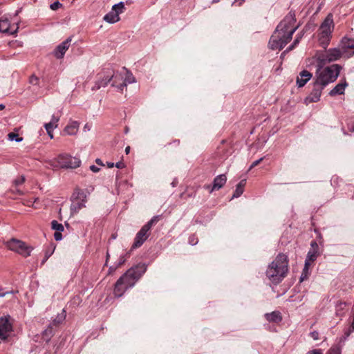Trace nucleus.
I'll use <instances>...</instances> for the list:
<instances>
[{
    "label": "nucleus",
    "mask_w": 354,
    "mask_h": 354,
    "mask_svg": "<svg viewBox=\"0 0 354 354\" xmlns=\"http://www.w3.org/2000/svg\"><path fill=\"white\" fill-rule=\"evenodd\" d=\"M146 268L145 266H137L129 269L117 281L114 288L115 296L120 297L123 295L124 292L129 288L133 287L138 279L145 272Z\"/></svg>",
    "instance_id": "1"
},
{
    "label": "nucleus",
    "mask_w": 354,
    "mask_h": 354,
    "mask_svg": "<svg viewBox=\"0 0 354 354\" xmlns=\"http://www.w3.org/2000/svg\"><path fill=\"white\" fill-rule=\"evenodd\" d=\"M288 270V257L283 254H279L269 265L266 275L272 283H278L286 277Z\"/></svg>",
    "instance_id": "2"
},
{
    "label": "nucleus",
    "mask_w": 354,
    "mask_h": 354,
    "mask_svg": "<svg viewBox=\"0 0 354 354\" xmlns=\"http://www.w3.org/2000/svg\"><path fill=\"white\" fill-rule=\"evenodd\" d=\"M322 66L320 64V67L317 70L315 82L316 86L324 87L336 80L341 67L338 64H333L322 68Z\"/></svg>",
    "instance_id": "3"
},
{
    "label": "nucleus",
    "mask_w": 354,
    "mask_h": 354,
    "mask_svg": "<svg viewBox=\"0 0 354 354\" xmlns=\"http://www.w3.org/2000/svg\"><path fill=\"white\" fill-rule=\"evenodd\" d=\"M46 162L53 169H76L81 165V160L78 158L66 153H60L56 158L46 160Z\"/></svg>",
    "instance_id": "4"
},
{
    "label": "nucleus",
    "mask_w": 354,
    "mask_h": 354,
    "mask_svg": "<svg viewBox=\"0 0 354 354\" xmlns=\"http://www.w3.org/2000/svg\"><path fill=\"white\" fill-rule=\"evenodd\" d=\"M334 29V22L332 14H328L321 24L318 39L322 46L326 48L330 43L331 33Z\"/></svg>",
    "instance_id": "5"
},
{
    "label": "nucleus",
    "mask_w": 354,
    "mask_h": 354,
    "mask_svg": "<svg viewBox=\"0 0 354 354\" xmlns=\"http://www.w3.org/2000/svg\"><path fill=\"white\" fill-rule=\"evenodd\" d=\"M297 28L298 26L296 25L295 15L289 13L277 26L276 30L283 32V34L288 36V39H292V36Z\"/></svg>",
    "instance_id": "6"
},
{
    "label": "nucleus",
    "mask_w": 354,
    "mask_h": 354,
    "mask_svg": "<svg viewBox=\"0 0 354 354\" xmlns=\"http://www.w3.org/2000/svg\"><path fill=\"white\" fill-rule=\"evenodd\" d=\"M342 57H344V55L340 48L338 46L329 48L324 53H320V54L317 55V60L319 61V64L324 65L326 63L339 60Z\"/></svg>",
    "instance_id": "7"
},
{
    "label": "nucleus",
    "mask_w": 354,
    "mask_h": 354,
    "mask_svg": "<svg viewBox=\"0 0 354 354\" xmlns=\"http://www.w3.org/2000/svg\"><path fill=\"white\" fill-rule=\"evenodd\" d=\"M158 221V216L153 217L147 224L143 225L136 234L132 249L140 247L149 237V231L152 225Z\"/></svg>",
    "instance_id": "8"
},
{
    "label": "nucleus",
    "mask_w": 354,
    "mask_h": 354,
    "mask_svg": "<svg viewBox=\"0 0 354 354\" xmlns=\"http://www.w3.org/2000/svg\"><path fill=\"white\" fill-rule=\"evenodd\" d=\"M6 246L9 250L17 252L24 257L30 256L32 251V248L26 245L24 242L15 239H12L7 241Z\"/></svg>",
    "instance_id": "9"
},
{
    "label": "nucleus",
    "mask_w": 354,
    "mask_h": 354,
    "mask_svg": "<svg viewBox=\"0 0 354 354\" xmlns=\"http://www.w3.org/2000/svg\"><path fill=\"white\" fill-rule=\"evenodd\" d=\"M287 37V35L283 34V32L275 30L269 41L270 48L272 50L282 49L291 39H288Z\"/></svg>",
    "instance_id": "10"
},
{
    "label": "nucleus",
    "mask_w": 354,
    "mask_h": 354,
    "mask_svg": "<svg viewBox=\"0 0 354 354\" xmlns=\"http://www.w3.org/2000/svg\"><path fill=\"white\" fill-rule=\"evenodd\" d=\"M12 331V326L10 323L9 315L0 318V343L5 342Z\"/></svg>",
    "instance_id": "11"
},
{
    "label": "nucleus",
    "mask_w": 354,
    "mask_h": 354,
    "mask_svg": "<svg viewBox=\"0 0 354 354\" xmlns=\"http://www.w3.org/2000/svg\"><path fill=\"white\" fill-rule=\"evenodd\" d=\"M124 7L123 2L113 5L111 11L104 17V20L109 24L118 22L120 19L119 15L123 12Z\"/></svg>",
    "instance_id": "12"
},
{
    "label": "nucleus",
    "mask_w": 354,
    "mask_h": 354,
    "mask_svg": "<svg viewBox=\"0 0 354 354\" xmlns=\"http://www.w3.org/2000/svg\"><path fill=\"white\" fill-rule=\"evenodd\" d=\"M339 47L344 57H350L354 55V39L344 37L339 42Z\"/></svg>",
    "instance_id": "13"
},
{
    "label": "nucleus",
    "mask_w": 354,
    "mask_h": 354,
    "mask_svg": "<svg viewBox=\"0 0 354 354\" xmlns=\"http://www.w3.org/2000/svg\"><path fill=\"white\" fill-rule=\"evenodd\" d=\"M17 26H10L7 16H3L0 19V32L13 35L17 32Z\"/></svg>",
    "instance_id": "14"
},
{
    "label": "nucleus",
    "mask_w": 354,
    "mask_h": 354,
    "mask_svg": "<svg viewBox=\"0 0 354 354\" xmlns=\"http://www.w3.org/2000/svg\"><path fill=\"white\" fill-rule=\"evenodd\" d=\"M323 88L324 87L322 86H316L315 82L314 88L313 89L310 94L305 99V102L306 104H309L310 102H317L319 101Z\"/></svg>",
    "instance_id": "15"
},
{
    "label": "nucleus",
    "mask_w": 354,
    "mask_h": 354,
    "mask_svg": "<svg viewBox=\"0 0 354 354\" xmlns=\"http://www.w3.org/2000/svg\"><path fill=\"white\" fill-rule=\"evenodd\" d=\"M71 42V38L68 37L67 39L62 42L56 48L54 54L57 58H62L66 53V51L68 49L70 44Z\"/></svg>",
    "instance_id": "16"
},
{
    "label": "nucleus",
    "mask_w": 354,
    "mask_h": 354,
    "mask_svg": "<svg viewBox=\"0 0 354 354\" xmlns=\"http://www.w3.org/2000/svg\"><path fill=\"white\" fill-rule=\"evenodd\" d=\"M226 181L227 177L225 174L218 175L214 179L212 187H210L209 185H207L206 188L209 189L210 192L214 190H218L225 184Z\"/></svg>",
    "instance_id": "17"
},
{
    "label": "nucleus",
    "mask_w": 354,
    "mask_h": 354,
    "mask_svg": "<svg viewBox=\"0 0 354 354\" xmlns=\"http://www.w3.org/2000/svg\"><path fill=\"white\" fill-rule=\"evenodd\" d=\"M311 73L306 70L301 71L297 77V84L299 87L304 86L312 77Z\"/></svg>",
    "instance_id": "18"
},
{
    "label": "nucleus",
    "mask_w": 354,
    "mask_h": 354,
    "mask_svg": "<svg viewBox=\"0 0 354 354\" xmlns=\"http://www.w3.org/2000/svg\"><path fill=\"white\" fill-rule=\"evenodd\" d=\"M80 124L76 121H71L65 127L64 133L68 136L75 135L79 130Z\"/></svg>",
    "instance_id": "19"
},
{
    "label": "nucleus",
    "mask_w": 354,
    "mask_h": 354,
    "mask_svg": "<svg viewBox=\"0 0 354 354\" xmlns=\"http://www.w3.org/2000/svg\"><path fill=\"white\" fill-rule=\"evenodd\" d=\"M317 256H318L317 252L315 249L311 250L308 252L307 257H306V259L305 261L304 272L308 271V266H310V263L315 261Z\"/></svg>",
    "instance_id": "20"
},
{
    "label": "nucleus",
    "mask_w": 354,
    "mask_h": 354,
    "mask_svg": "<svg viewBox=\"0 0 354 354\" xmlns=\"http://www.w3.org/2000/svg\"><path fill=\"white\" fill-rule=\"evenodd\" d=\"M346 81L337 84L329 93L330 96H335L336 95H342L344 93L345 88L347 86Z\"/></svg>",
    "instance_id": "21"
},
{
    "label": "nucleus",
    "mask_w": 354,
    "mask_h": 354,
    "mask_svg": "<svg viewBox=\"0 0 354 354\" xmlns=\"http://www.w3.org/2000/svg\"><path fill=\"white\" fill-rule=\"evenodd\" d=\"M123 75H124V78L123 80V83L121 84L120 86V90L123 91L124 87L127 86V84L133 83L135 81L134 77L127 71H123Z\"/></svg>",
    "instance_id": "22"
},
{
    "label": "nucleus",
    "mask_w": 354,
    "mask_h": 354,
    "mask_svg": "<svg viewBox=\"0 0 354 354\" xmlns=\"http://www.w3.org/2000/svg\"><path fill=\"white\" fill-rule=\"evenodd\" d=\"M85 207V201L84 200L82 201H74L71 205V211L72 214L77 213L82 208Z\"/></svg>",
    "instance_id": "23"
},
{
    "label": "nucleus",
    "mask_w": 354,
    "mask_h": 354,
    "mask_svg": "<svg viewBox=\"0 0 354 354\" xmlns=\"http://www.w3.org/2000/svg\"><path fill=\"white\" fill-rule=\"evenodd\" d=\"M266 319L269 322H279L282 319L281 313L278 311H274L271 313L266 314Z\"/></svg>",
    "instance_id": "24"
},
{
    "label": "nucleus",
    "mask_w": 354,
    "mask_h": 354,
    "mask_svg": "<svg viewBox=\"0 0 354 354\" xmlns=\"http://www.w3.org/2000/svg\"><path fill=\"white\" fill-rule=\"evenodd\" d=\"M113 78V86H117L120 89V86L121 84L123 83V80L124 78V75H123V72L118 73L114 74L112 76Z\"/></svg>",
    "instance_id": "25"
},
{
    "label": "nucleus",
    "mask_w": 354,
    "mask_h": 354,
    "mask_svg": "<svg viewBox=\"0 0 354 354\" xmlns=\"http://www.w3.org/2000/svg\"><path fill=\"white\" fill-rule=\"evenodd\" d=\"M58 122L59 118L53 115L51 120L48 123L45 124L44 125L46 130L53 131L57 127Z\"/></svg>",
    "instance_id": "26"
},
{
    "label": "nucleus",
    "mask_w": 354,
    "mask_h": 354,
    "mask_svg": "<svg viewBox=\"0 0 354 354\" xmlns=\"http://www.w3.org/2000/svg\"><path fill=\"white\" fill-rule=\"evenodd\" d=\"M66 313L64 310H62L53 320V324L55 325L62 324L66 319Z\"/></svg>",
    "instance_id": "27"
},
{
    "label": "nucleus",
    "mask_w": 354,
    "mask_h": 354,
    "mask_svg": "<svg viewBox=\"0 0 354 354\" xmlns=\"http://www.w3.org/2000/svg\"><path fill=\"white\" fill-rule=\"evenodd\" d=\"M8 139L10 141H15L17 142H19L22 141L23 138L19 137V135L16 133L11 132L8 135Z\"/></svg>",
    "instance_id": "28"
},
{
    "label": "nucleus",
    "mask_w": 354,
    "mask_h": 354,
    "mask_svg": "<svg viewBox=\"0 0 354 354\" xmlns=\"http://www.w3.org/2000/svg\"><path fill=\"white\" fill-rule=\"evenodd\" d=\"M51 225L52 228L57 232H62L64 230V226L62 224L59 223L57 221H53Z\"/></svg>",
    "instance_id": "29"
},
{
    "label": "nucleus",
    "mask_w": 354,
    "mask_h": 354,
    "mask_svg": "<svg viewBox=\"0 0 354 354\" xmlns=\"http://www.w3.org/2000/svg\"><path fill=\"white\" fill-rule=\"evenodd\" d=\"M243 191L244 189L243 188L239 187L236 185V189L232 196V198L239 197L243 193Z\"/></svg>",
    "instance_id": "30"
},
{
    "label": "nucleus",
    "mask_w": 354,
    "mask_h": 354,
    "mask_svg": "<svg viewBox=\"0 0 354 354\" xmlns=\"http://www.w3.org/2000/svg\"><path fill=\"white\" fill-rule=\"evenodd\" d=\"M24 181H25V177L24 176H21L17 178L14 180V183L16 186H18V185L23 184L24 183Z\"/></svg>",
    "instance_id": "31"
},
{
    "label": "nucleus",
    "mask_w": 354,
    "mask_h": 354,
    "mask_svg": "<svg viewBox=\"0 0 354 354\" xmlns=\"http://www.w3.org/2000/svg\"><path fill=\"white\" fill-rule=\"evenodd\" d=\"M29 82L32 85H37L39 84V78L35 75H32L30 77Z\"/></svg>",
    "instance_id": "32"
},
{
    "label": "nucleus",
    "mask_w": 354,
    "mask_h": 354,
    "mask_svg": "<svg viewBox=\"0 0 354 354\" xmlns=\"http://www.w3.org/2000/svg\"><path fill=\"white\" fill-rule=\"evenodd\" d=\"M310 336L311 338H313L314 340H318L319 338V333L316 330L313 331L310 333Z\"/></svg>",
    "instance_id": "33"
},
{
    "label": "nucleus",
    "mask_w": 354,
    "mask_h": 354,
    "mask_svg": "<svg viewBox=\"0 0 354 354\" xmlns=\"http://www.w3.org/2000/svg\"><path fill=\"white\" fill-rule=\"evenodd\" d=\"M263 158H261L259 160H255L254 162H253L252 164L250 165V167L249 168V170L252 169L253 167H254L257 165H258L263 160Z\"/></svg>",
    "instance_id": "34"
},
{
    "label": "nucleus",
    "mask_w": 354,
    "mask_h": 354,
    "mask_svg": "<svg viewBox=\"0 0 354 354\" xmlns=\"http://www.w3.org/2000/svg\"><path fill=\"white\" fill-rule=\"evenodd\" d=\"M54 237L56 241H60L62 239V235L61 234V232H56L54 234Z\"/></svg>",
    "instance_id": "35"
},
{
    "label": "nucleus",
    "mask_w": 354,
    "mask_h": 354,
    "mask_svg": "<svg viewBox=\"0 0 354 354\" xmlns=\"http://www.w3.org/2000/svg\"><path fill=\"white\" fill-rule=\"evenodd\" d=\"M60 6L61 3H59V2H55L50 5V8L55 10H57Z\"/></svg>",
    "instance_id": "36"
},
{
    "label": "nucleus",
    "mask_w": 354,
    "mask_h": 354,
    "mask_svg": "<svg viewBox=\"0 0 354 354\" xmlns=\"http://www.w3.org/2000/svg\"><path fill=\"white\" fill-rule=\"evenodd\" d=\"M307 354H323L320 349H314L309 351Z\"/></svg>",
    "instance_id": "37"
},
{
    "label": "nucleus",
    "mask_w": 354,
    "mask_h": 354,
    "mask_svg": "<svg viewBox=\"0 0 354 354\" xmlns=\"http://www.w3.org/2000/svg\"><path fill=\"white\" fill-rule=\"evenodd\" d=\"M90 169H91L93 172H94V173H97V172H98V171H100V168H99V167H97V166H95V165H91V166H90Z\"/></svg>",
    "instance_id": "38"
},
{
    "label": "nucleus",
    "mask_w": 354,
    "mask_h": 354,
    "mask_svg": "<svg viewBox=\"0 0 354 354\" xmlns=\"http://www.w3.org/2000/svg\"><path fill=\"white\" fill-rule=\"evenodd\" d=\"M126 261V259L124 257V256H121L119 259V262H118V266H120L121 265H122Z\"/></svg>",
    "instance_id": "39"
},
{
    "label": "nucleus",
    "mask_w": 354,
    "mask_h": 354,
    "mask_svg": "<svg viewBox=\"0 0 354 354\" xmlns=\"http://www.w3.org/2000/svg\"><path fill=\"white\" fill-rule=\"evenodd\" d=\"M246 181L245 180H242L240 181V183L237 185L238 187H241L244 189V187L245 185Z\"/></svg>",
    "instance_id": "40"
},
{
    "label": "nucleus",
    "mask_w": 354,
    "mask_h": 354,
    "mask_svg": "<svg viewBox=\"0 0 354 354\" xmlns=\"http://www.w3.org/2000/svg\"><path fill=\"white\" fill-rule=\"evenodd\" d=\"M114 166L117 168L122 169L124 167V164L122 162H118Z\"/></svg>",
    "instance_id": "41"
},
{
    "label": "nucleus",
    "mask_w": 354,
    "mask_h": 354,
    "mask_svg": "<svg viewBox=\"0 0 354 354\" xmlns=\"http://www.w3.org/2000/svg\"><path fill=\"white\" fill-rule=\"evenodd\" d=\"M118 268V266H115V267H113V266H111L109 269V272L108 274H110L111 273H113L117 268Z\"/></svg>",
    "instance_id": "42"
},
{
    "label": "nucleus",
    "mask_w": 354,
    "mask_h": 354,
    "mask_svg": "<svg viewBox=\"0 0 354 354\" xmlns=\"http://www.w3.org/2000/svg\"><path fill=\"white\" fill-rule=\"evenodd\" d=\"M13 294V292L10 291V292H3V293H0V298L1 297H3L5 296H6L7 295H12Z\"/></svg>",
    "instance_id": "43"
},
{
    "label": "nucleus",
    "mask_w": 354,
    "mask_h": 354,
    "mask_svg": "<svg viewBox=\"0 0 354 354\" xmlns=\"http://www.w3.org/2000/svg\"><path fill=\"white\" fill-rule=\"evenodd\" d=\"M298 42H299V39H295V41H294L293 45H291V46L288 48V50H292V49L293 48V47H294V45H295V44H297Z\"/></svg>",
    "instance_id": "44"
},
{
    "label": "nucleus",
    "mask_w": 354,
    "mask_h": 354,
    "mask_svg": "<svg viewBox=\"0 0 354 354\" xmlns=\"http://www.w3.org/2000/svg\"><path fill=\"white\" fill-rule=\"evenodd\" d=\"M47 131L48 135L50 138V139H53V131H49L48 130V131Z\"/></svg>",
    "instance_id": "45"
},
{
    "label": "nucleus",
    "mask_w": 354,
    "mask_h": 354,
    "mask_svg": "<svg viewBox=\"0 0 354 354\" xmlns=\"http://www.w3.org/2000/svg\"><path fill=\"white\" fill-rule=\"evenodd\" d=\"M96 163L99 165L103 166L104 164L102 163V160L99 158L96 159L95 160Z\"/></svg>",
    "instance_id": "46"
},
{
    "label": "nucleus",
    "mask_w": 354,
    "mask_h": 354,
    "mask_svg": "<svg viewBox=\"0 0 354 354\" xmlns=\"http://www.w3.org/2000/svg\"><path fill=\"white\" fill-rule=\"evenodd\" d=\"M114 165H114V163H113V162H107V166H108V167H109V168H112V167H114Z\"/></svg>",
    "instance_id": "47"
},
{
    "label": "nucleus",
    "mask_w": 354,
    "mask_h": 354,
    "mask_svg": "<svg viewBox=\"0 0 354 354\" xmlns=\"http://www.w3.org/2000/svg\"><path fill=\"white\" fill-rule=\"evenodd\" d=\"M110 80H111V79H109L108 81H106V82H102L100 83L101 86H105L106 85H107L108 82H109Z\"/></svg>",
    "instance_id": "48"
},
{
    "label": "nucleus",
    "mask_w": 354,
    "mask_h": 354,
    "mask_svg": "<svg viewBox=\"0 0 354 354\" xmlns=\"http://www.w3.org/2000/svg\"><path fill=\"white\" fill-rule=\"evenodd\" d=\"M129 152H130V147H129V146H128V147H126V149H125V153H126L127 154H128Z\"/></svg>",
    "instance_id": "49"
},
{
    "label": "nucleus",
    "mask_w": 354,
    "mask_h": 354,
    "mask_svg": "<svg viewBox=\"0 0 354 354\" xmlns=\"http://www.w3.org/2000/svg\"><path fill=\"white\" fill-rule=\"evenodd\" d=\"M109 257H110V255H109V254L107 252V253H106V260L105 266H106V265H107V262H108V260H109Z\"/></svg>",
    "instance_id": "50"
},
{
    "label": "nucleus",
    "mask_w": 354,
    "mask_h": 354,
    "mask_svg": "<svg viewBox=\"0 0 354 354\" xmlns=\"http://www.w3.org/2000/svg\"><path fill=\"white\" fill-rule=\"evenodd\" d=\"M311 246L313 248V247H316L317 248V244L316 243V242L313 241L311 243Z\"/></svg>",
    "instance_id": "51"
},
{
    "label": "nucleus",
    "mask_w": 354,
    "mask_h": 354,
    "mask_svg": "<svg viewBox=\"0 0 354 354\" xmlns=\"http://www.w3.org/2000/svg\"><path fill=\"white\" fill-rule=\"evenodd\" d=\"M197 243V241H194V239L190 240V243L192 245H195Z\"/></svg>",
    "instance_id": "52"
},
{
    "label": "nucleus",
    "mask_w": 354,
    "mask_h": 354,
    "mask_svg": "<svg viewBox=\"0 0 354 354\" xmlns=\"http://www.w3.org/2000/svg\"><path fill=\"white\" fill-rule=\"evenodd\" d=\"M5 108V106L3 104H0V110H2Z\"/></svg>",
    "instance_id": "53"
},
{
    "label": "nucleus",
    "mask_w": 354,
    "mask_h": 354,
    "mask_svg": "<svg viewBox=\"0 0 354 354\" xmlns=\"http://www.w3.org/2000/svg\"><path fill=\"white\" fill-rule=\"evenodd\" d=\"M218 1H219V0H212V3H217V2H218Z\"/></svg>",
    "instance_id": "54"
},
{
    "label": "nucleus",
    "mask_w": 354,
    "mask_h": 354,
    "mask_svg": "<svg viewBox=\"0 0 354 354\" xmlns=\"http://www.w3.org/2000/svg\"><path fill=\"white\" fill-rule=\"evenodd\" d=\"M352 327H353V329L354 330V320H353V322L352 324Z\"/></svg>",
    "instance_id": "55"
}]
</instances>
